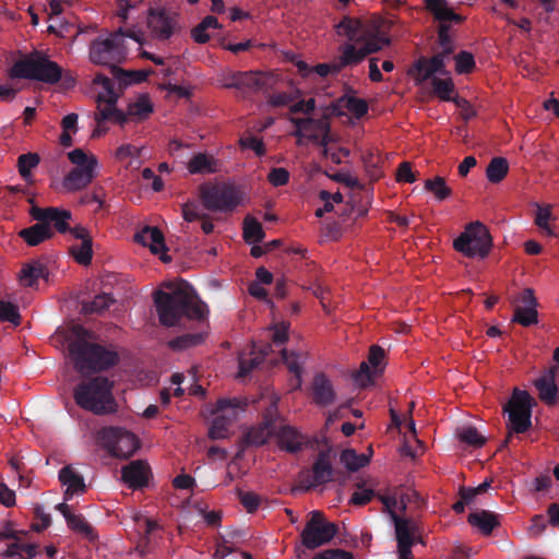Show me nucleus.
Returning <instances> with one entry per match:
<instances>
[{
    "instance_id": "nucleus-64",
    "label": "nucleus",
    "mask_w": 559,
    "mask_h": 559,
    "mask_svg": "<svg viewBox=\"0 0 559 559\" xmlns=\"http://www.w3.org/2000/svg\"><path fill=\"white\" fill-rule=\"evenodd\" d=\"M289 174L285 168H274L269 174V181L275 186H283L288 181Z\"/></svg>"
},
{
    "instance_id": "nucleus-3",
    "label": "nucleus",
    "mask_w": 559,
    "mask_h": 559,
    "mask_svg": "<svg viewBox=\"0 0 559 559\" xmlns=\"http://www.w3.org/2000/svg\"><path fill=\"white\" fill-rule=\"evenodd\" d=\"M53 341L67 344L70 358L81 373L106 369L118 360L115 352L96 345L93 335L80 325L59 329Z\"/></svg>"
},
{
    "instance_id": "nucleus-48",
    "label": "nucleus",
    "mask_w": 559,
    "mask_h": 559,
    "mask_svg": "<svg viewBox=\"0 0 559 559\" xmlns=\"http://www.w3.org/2000/svg\"><path fill=\"white\" fill-rule=\"evenodd\" d=\"M425 190L432 193L438 201L448 199L452 190L442 177H435L425 181Z\"/></svg>"
},
{
    "instance_id": "nucleus-56",
    "label": "nucleus",
    "mask_w": 559,
    "mask_h": 559,
    "mask_svg": "<svg viewBox=\"0 0 559 559\" xmlns=\"http://www.w3.org/2000/svg\"><path fill=\"white\" fill-rule=\"evenodd\" d=\"M39 163V157L35 153L23 154L19 157L17 166L19 171L26 180L31 177V170Z\"/></svg>"
},
{
    "instance_id": "nucleus-37",
    "label": "nucleus",
    "mask_w": 559,
    "mask_h": 559,
    "mask_svg": "<svg viewBox=\"0 0 559 559\" xmlns=\"http://www.w3.org/2000/svg\"><path fill=\"white\" fill-rule=\"evenodd\" d=\"M468 523L479 530L483 534L489 535L500 524L499 516L492 512L479 510L468 515Z\"/></svg>"
},
{
    "instance_id": "nucleus-41",
    "label": "nucleus",
    "mask_w": 559,
    "mask_h": 559,
    "mask_svg": "<svg viewBox=\"0 0 559 559\" xmlns=\"http://www.w3.org/2000/svg\"><path fill=\"white\" fill-rule=\"evenodd\" d=\"M318 150L326 160L335 164L346 162L349 155V151L343 147L340 142H319Z\"/></svg>"
},
{
    "instance_id": "nucleus-53",
    "label": "nucleus",
    "mask_w": 559,
    "mask_h": 559,
    "mask_svg": "<svg viewBox=\"0 0 559 559\" xmlns=\"http://www.w3.org/2000/svg\"><path fill=\"white\" fill-rule=\"evenodd\" d=\"M283 358H284V361L287 365L289 371L294 374L295 379L292 384L293 388L294 389L300 388V385H301V365H302L301 357L296 354L288 355L287 353L284 352Z\"/></svg>"
},
{
    "instance_id": "nucleus-17",
    "label": "nucleus",
    "mask_w": 559,
    "mask_h": 559,
    "mask_svg": "<svg viewBox=\"0 0 559 559\" xmlns=\"http://www.w3.org/2000/svg\"><path fill=\"white\" fill-rule=\"evenodd\" d=\"M426 7L436 20L440 22L438 43L440 47H454L450 38V26L447 22L461 23L463 17L448 7L447 0H426Z\"/></svg>"
},
{
    "instance_id": "nucleus-9",
    "label": "nucleus",
    "mask_w": 559,
    "mask_h": 559,
    "mask_svg": "<svg viewBox=\"0 0 559 559\" xmlns=\"http://www.w3.org/2000/svg\"><path fill=\"white\" fill-rule=\"evenodd\" d=\"M536 405L534 397L524 390L514 389L509 402L504 405L503 411L508 414V438L510 440L512 433H523L532 426V411Z\"/></svg>"
},
{
    "instance_id": "nucleus-11",
    "label": "nucleus",
    "mask_w": 559,
    "mask_h": 559,
    "mask_svg": "<svg viewBox=\"0 0 559 559\" xmlns=\"http://www.w3.org/2000/svg\"><path fill=\"white\" fill-rule=\"evenodd\" d=\"M99 438L109 454L119 459L133 455L140 448L138 437L121 428H105L100 431Z\"/></svg>"
},
{
    "instance_id": "nucleus-32",
    "label": "nucleus",
    "mask_w": 559,
    "mask_h": 559,
    "mask_svg": "<svg viewBox=\"0 0 559 559\" xmlns=\"http://www.w3.org/2000/svg\"><path fill=\"white\" fill-rule=\"evenodd\" d=\"M95 178L87 171L71 169L62 179L59 189L63 192H76L85 189Z\"/></svg>"
},
{
    "instance_id": "nucleus-30",
    "label": "nucleus",
    "mask_w": 559,
    "mask_h": 559,
    "mask_svg": "<svg viewBox=\"0 0 559 559\" xmlns=\"http://www.w3.org/2000/svg\"><path fill=\"white\" fill-rule=\"evenodd\" d=\"M333 469L331 465L330 450L320 453L312 468V479L307 483L308 487H314L332 479Z\"/></svg>"
},
{
    "instance_id": "nucleus-1",
    "label": "nucleus",
    "mask_w": 559,
    "mask_h": 559,
    "mask_svg": "<svg viewBox=\"0 0 559 559\" xmlns=\"http://www.w3.org/2000/svg\"><path fill=\"white\" fill-rule=\"evenodd\" d=\"M289 110L292 114H313L311 117L293 119L297 136L306 138V140H333L330 136V119L346 114L356 119H360L367 114L368 104L362 98L353 95H344L323 108L319 116L316 114L314 98L298 100L290 105Z\"/></svg>"
},
{
    "instance_id": "nucleus-61",
    "label": "nucleus",
    "mask_w": 559,
    "mask_h": 559,
    "mask_svg": "<svg viewBox=\"0 0 559 559\" xmlns=\"http://www.w3.org/2000/svg\"><path fill=\"white\" fill-rule=\"evenodd\" d=\"M373 497V491L368 488L357 487L354 491L350 502L356 506H362L368 503Z\"/></svg>"
},
{
    "instance_id": "nucleus-22",
    "label": "nucleus",
    "mask_w": 559,
    "mask_h": 559,
    "mask_svg": "<svg viewBox=\"0 0 559 559\" xmlns=\"http://www.w3.org/2000/svg\"><path fill=\"white\" fill-rule=\"evenodd\" d=\"M134 241L147 247L154 255H157L164 263L170 262V257L165 245L164 235L157 227L144 226L134 235Z\"/></svg>"
},
{
    "instance_id": "nucleus-21",
    "label": "nucleus",
    "mask_w": 559,
    "mask_h": 559,
    "mask_svg": "<svg viewBox=\"0 0 559 559\" xmlns=\"http://www.w3.org/2000/svg\"><path fill=\"white\" fill-rule=\"evenodd\" d=\"M384 350L379 346H372L369 352L368 361L360 365L354 380L360 388H366L373 383L374 379L382 372Z\"/></svg>"
},
{
    "instance_id": "nucleus-12",
    "label": "nucleus",
    "mask_w": 559,
    "mask_h": 559,
    "mask_svg": "<svg viewBox=\"0 0 559 559\" xmlns=\"http://www.w3.org/2000/svg\"><path fill=\"white\" fill-rule=\"evenodd\" d=\"M202 199L206 207L226 211L243 204L248 198L243 189L224 185L205 188Z\"/></svg>"
},
{
    "instance_id": "nucleus-20",
    "label": "nucleus",
    "mask_w": 559,
    "mask_h": 559,
    "mask_svg": "<svg viewBox=\"0 0 559 559\" xmlns=\"http://www.w3.org/2000/svg\"><path fill=\"white\" fill-rule=\"evenodd\" d=\"M69 235L70 254L79 264L88 265L93 258V238L90 230L82 225H76L69 229Z\"/></svg>"
},
{
    "instance_id": "nucleus-44",
    "label": "nucleus",
    "mask_w": 559,
    "mask_h": 559,
    "mask_svg": "<svg viewBox=\"0 0 559 559\" xmlns=\"http://www.w3.org/2000/svg\"><path fill=\"white\" fill-rule=\"evenodd\" d=\"M57 509L62 515L66 518L69 527L73 531L84 533L90 535L92 533V528L85 520L78 514H73L71 512L70 507L67 503H60L57 506Z\"/></svg>"
},
{
    "instance_id": "nucleus-39",
    "label": "nucleus",
    "mask_w": 559,
    "mask_h": 559,
    "mask_svg": "<svg viewBox=\"0 0 559 559\" xmlns=\"http://www.w3.org/2000/svg\"><path fill=\"white\" fill-rule=\"evenodd\" d=\"M133 520L139 533L144 535V543L150 544L151 542H156L159 532V525L154 519L136 512L133 515Z\"/></svg>"
},
{
    "instance_id": "nucleus-38",
    "label": "nucleus",
    "mask_w": 559,
    "mask_h": 559,
    "mask_svg": "<svg viewBox=\"0 0 559 559\" xmlns=\"http://www.w3.org/2000/svg\"><path fill=\"white\" fill-rule=\"evenodd\" d=\"M266 349H269V346H264V348H260L257 352L255 346H252L249 350V353H241L239 356V372L238 377L242 378L246 377L253 368L259 366L264 357L266 356Z\"/></svg>"
},
{
    "instance_id": "nucleus-62",
    "label": "nucleus",
    "mask_w": 559,
    "mask_h": 559,
    "mask_svg": "<svg viewBox=\"0 0 559 559\" xmlns=\"http://www.w3.org/2000/svg\"><path fill=\"white\" fill-rule=\"evenodd\" d=\"M416 180L415 174L412 171L408 162L402 163L396 170V181L412 183Z\"/></svg>"
},
{
    "instance_id": "nucleus-45",
    "label": "nucleus",
    "mask_w": 559,
    "mask_h": 559,
    "mask_svg": "<svg viewBox=\"0 0 559 559\" xmlns=\"http://www.w3.org/2000/svg\"><path fill=\"white\" fill-rule=\"evenodd\" d=\"M432 91L436 96H438L441 100L450 102L455 99L453 97L455 87L451 78L440 79L432 75L430 78Z\"/></svg>"
},
{
    "instance_id": "nucleus-54",
    "label": "nucleus",
    "mask_w": 559,
    "mask_h": 559,
    "mask_svg": "<svg viewBox=\"0 0 559 559\" xmlns=\"http://www.w3.org/2000/svg\"><path fill=\"white\" fill-rule=\"evenodd\" d=\"M455 71L459 74H468L473 72L476 67L474 56L465 50L460 51L454 56Z\"/></svg>"
},
{
    "instance_id": "nucleus-35",
    "label": "nucleus",
    "mask_w": 559,
    "mask_h": 559,
    "mask_svg": "<svg viewBox=\"0 0 559 559\" xmlns=\"http://www.w3.org/2000/svg\"><path fill=\"white\" fill-rule=\"evenodd\" d=\"M372 448L369 447L366 453H357L353 449L344 450L340 455V462L348 472H357L358 469L367 466L372 456Z\"/></svg>"
},
{
    "instance_id": "nucleus-55",
    "label": "nucleus",
    "mask_w": 559,
    "mask_h": 559,
    "mask_svg": "<svg viewBox=\"0 0 559 559\" xmlns=\"http://www.w3.org/2000/svg\"><path fill=\"white\" fill-rule=\"evenodd\" d=\"M319 195H320V199L323 201L324 205H323V207H319L316 211L317 217H322L324 215V213H329V212L333 211L334 204H340L343 202V195L340 192H335V193L331 194L328 191L322 190V191H320Z\"/></svg>"
},
{
    "instance_id": "nucleus-31",
    "label": "nucleus",
    "mask_w": 559,
    "mask_h": 559,
    "mask_svg": "<svg viewBox=\"0 0 559 559\" xmlns=\"http://www.w3.org/2000/svg\"><path fill=\"white\" fill-rule=\"evenodd\" d=\"M47 270L43 262L32 261L22 266L19 273V282L22 286L34 287L39 280L47 277Z\"/></svg>"
},
{
    "instance_id": "nucleus-49",
    "label": "nucleus",
    "mask_w": 559,
    "mask_h": 559,
    "mask_svg": "<svg viewBox=\"0 0 559 559\" xmlns=\"http://www.w3.org/2000/svg\"><path fill=\"white\" fill-rule=\"evenodd\" d=\"M243 238L248 243H257L264 238L262 225L253 217H247L243 222Z\"/></svg>"
},
{
    "instance_id": "nucleus-46",
    "label": "nucleus",
    "mask_w": 559,
    "mask_h": 559,
    "mask_svg": "<svg viewBox=\"0 0 559 559\" xmlns=\"http://www.w3.org/2000/svg\"><path fill=\"white\" fill-rule=\"evenodd\" d=\"M509 165L506 158L495 157L490 160L486 169L488 181L492 183L500 182L508 174Z\"/></svg>"
},
{
    "instance_id": "nucleus-50",
    "label": "nucleus",
    "mask_w": 559,
    "mask_h": 559,
    "mask_svg": "<svg viewBox=\"0 0 559 559\" xmlns=\"http://www.w3.org/2000/svg\"><path fill=\"white\" fill-rule=\"evenodd\" d=\"M460 441L474 448H480L486 443V438L483 437L476 428L464 426L456 431Z\"/></svg>"
},
{
    "instance_id": "nucleus-16",
    "label": "nucleus",
    "mask_w": 559,
    "mask_h": 559,
    "mask_svg": "<svg viewBox=\"0 0 559 559\" xmlns=\"http://www.w3.org/2000/svg\"><path fill=\"white\" fill-rule=\"evenodd\" d=\"M146 25L154 38L166 40L175 33L178 25V15L165 8H150L146 15Z\"/></svg>"
},
{
    "instance_id": "nucleus-57",
    "label": "nucleus",
    "mask_w": 559,
    "mask_h": 559,
    "mask_svg": "<svg viewBox=\"0 0 559 559\" xmlns=\"http://www.w3.org/2000/svg\"><path fill=\"white\" fill-rule=\"evenodd\" d=\"M111 302L112 299L109 295H98L92 301L84 304L83 310L86 313L100 312L107 309Z\"/></svg>"
},
{
    "instance_id": "nucleus-15",
    "label": "nucleus",
    "mask_w": 559,
    "mask_h": 559,
    "mask_svg": "<svg viewBox=\"0 0 559 559\" xmlns=\"http://www.w3.org/2000/svg\"><path fill=\"white\" fill-rule=\"evenodd\" d=\"M335 534L336 526L328 522L319 511H312L301 537L306 547L317 548L329 543Z\"/></svg>"
},
{
    "instance_id": "nucleus-43",
    "label": "nucleus",
    "mask_w": 559,
    "mask_h": 559,
    "mask_svg": "<svg viewBox=\"0 0 559 559\" xmlns=\"http://www.w3.org/2000/svg\"><path fill=\"white\" fill-rule=\"evenodd\" d=\"M219 168L218 162L212 155L197 154L188 163V170L191 174L198 173H215Z\"/></svg>"
},
{
    "instance_id": "nucleus-2",
    "label": "nucleus",
    "mask_w": 559,
    "mask_h": 559,
    "mask_svg": "<svg viewBox=\"0 0 559 559\" xmlns=\"http://www.w3.org/2000/svg\"><path fill=\"white\" fill-rule=\"evenodd\" d=\"M94 82L102 84L104 93L97 97L98 105L94 112L95 127L92 138L106 135L109 123L123 126L128 121H142L153 112V105L147 94L140 95L135 102L128 105L127 111L123 112L116 108L119 93L115 91L111 79L106 74L98 73Z\"/></svg>"
},
{
    "instance_id": "nucleus-51",
    "label": "nucleus",
    "mask_w": 559,
    "mask_h": 559,
    "mask_svg": "<svg viewBox=\"0 0 559 559\" xmlns=\"http://www.w3.org/2000/svg\"><path fill=\"white\" fill-rule=\"evenodd\" d=\"M488 487H489V483L484 481L476 488L462 489L461 490V500L453 504V510L457 513L463 512L465 504L472 503L474 498L477 495L485 492Z\"/></svg>"
},
{
    "instance_id": "nucleus-40",
    "label": "nucleus",
    "mask_w": 559,
    "mask_h": 559,
    "mask_svg": "<svg viewBox=\"0 0 559 559\" xmlns=\"http://www.w3.org/2000/svg\"><path fill=\"white\" fill-rule=\"evenodd\" d=\"M555 219L556 217L552 214V206L550 204H536L534 223L544 235L549 237L556 236L555 229L551 226V222Z\"/></svg>"
},
{
    "instance_id": "nucleus-25",
    "label": "nucleus",
    "mask_w": 559,
    "mask_h": 559,
    "mask_svg": "<svg viewBox=\"0 0 559 559\" xmlns=\"http://www.w3.org/2000/svg\"><path fill=\"white\" fill-rule=\"evenodd\" d=\"M151 468L144 461L138 460L122 468V480L128 487L138 489L148 483Z\"/></svg>"
},
{
    "instance_id": "nucleus-26",
    "label": "nucleus",
    "mask_w": 559,
    "mask_h": 559,
    "mask_svg": "<svg viewBox=\"0 0 559 559\" xmlns=\"http://www.w3.org/2000/svg\"><path fill=\"white\" fill-rule=\"evenodd\" d=\"M538 397L548 406L559 402V389L556 383V369H549L545 374L534 381Z\"/></svg>"
},
{
    "instance_id": "nucleus-10",
    "label": "nucleus",
    "mask_w": 559,
    "mask_h": 559,
    "mask_svg": "<svg viewBox=\"0 0 559 559\" xmlns=\"http://www.w3.org/2000/svg\"><path fill=\"white\" fill-rule=\"evenodd\" d=\"M276 82L277 79L272 72L238 71L225 78L223 87L238 90L242 97H246L249 94L267 92L275 86Z\"/></svg>"
},
{
    "instance_id": "nucleus-13",
    "label": "nucleus",
    "mask_w": 559,
    "mask_h": 559,
    "mask_svg": "<svg viewBox=\"0 0 559 559\" xmlns=\"http://www.w3.org/2000/svg\"><path fill=\"white\" fill-rule=\"evenodd\" d=\"M245 404L237 400H221L212 411L210 436L213 439H223L228 435V427L243 412Z\"/></svg>"
},
{
    "instance_id": "nucleus-34",
    "label": "nucleus",
    "mask_w": 559,
    "mask_h": 559,
    "mask_svg": "<svg viewBox=\"0 0 559 559\" xmlns=\"http://www.w3.org/2000/svg\"><path fill=\"white\" fill-rule=\"evenodd\" d=\"M59 479L66 487L64 498L71 499L76 493H82L85 490L83 478L74 472L71 467H64L59 473Z\"/></svg>"
},
{
    "instance_id": "nucleus-5",
    "label": "nucleus",
    "mask_w": 559,
    "mask_h": 559,
    "mask_svg": "<svg viewBox=\"0 0 559 559\" xmlns=\"http://www.w3.org/2000/svg\"><path fill=\"white\" fill-rule=\"evenodd\" d=\"M131 38L142 45L140 34L128 31L123 32L119 28L117 32L109 34L107 37H97L90 46V59L93 63L107 66L111 74V68L118 67L128 56L126 38Z\"/></svg>"
},
{
    "instance_id": "nucleus-4",
    "label": "nucleus",
    "mask_w": 559,
    "mask_h": 559,
    "mask_svg": "<svg viewBox=\"0 0 559 559\" xmlns=\"http://www.w3.org/2000/svg\"><path fill=\"white\" fill-rule=\"evenodd\" d=\"M154 301L160 322L168 326L175 325L182 313L195 319L207 313L205 305L191 297L190 287L182 281L164 283L155 293Z\"/></svg>"
},
{
    "instance_id": "nucleus-23",
    "label": "nucleus",
    "mask_w": 559,
    "mask_h": 559,
    "mask_svg": "<svg viewBox=\"0 0 559 559\" xmlns=\"http://www.w3.org/2000/svg\"><path fill=\"white\" fill-rule=\"evenodd\" d=\"M519 305H516L513 321L528 326L537 322V300L532 289H524L519 296Z\"/></svg>"
},
{
    "instance_id": "nucleus-29",
    "label": "nucleus",
    "mask_w": 559,
    "mask_h": 559,
    "mask_svg": "<svg viewBox=\"0 0 559 559\" xmlns=\"http://www.w3.org/2000/svg\"><path fill=\"white\" fill-rule=\"evenodd\" d=\"M67 156L74 166V169L87 171L90 175L96 176L98 160L94 153L83 148H74L68 152Z\"/></svg>"
},
{
    "instance_id": "nucleus-18",
    "label": "nucleus",
    "mask_w": 559,
    "mask_h": 559,
    "mask_svg": "<svg viewBox=\"0 0 559 559\" xmlns=\"http://www.w3.org/2000/svg\"><path fill=\"white\" fill-rule=\"evenodd\" d=\"M335 27L337 34L345 36L349 44H366L371 38H388L378 28L367 26L360 20L350 16H344Z\"/></svg>"
},
{
    "instance_id": "nucleus-47",
    "label": "nucleus",
    "mask_w": 559,
    "mask_h": 559,
    "mask_svg": "<svg viewBox=\"0 0 559 559\" xmlns=\"http://www.w3.org/2000/svg\"><path fill=\"white\" fill-rule=\"evenodd\" d=\"M273 432V428L269 423L252 427L245 436L246 442L252 445L264 444Z\"/></svg>"
},
{
    "instance_id": "nucleus-6",
    "label": "nucleus",
    "mask_w": 559,
    "mask_h": 559,
    "mask_svg": "<svg viewBox=\"0 0 559 559\" xmlns=\"http://www.w3.org/2000/svg\"><path fill=\"white\" fill-rule=\"evenodd\" d=\"M112 383L105 377H95L80 383L74 391L79 406L102 415L116 411V402L111 393Z\"/></svg>"
},
{
    "instance_id": "nucleus-33",
    "label": "nucleus",
    "mask_w": 559,
    "mask_h": 559,
    "mask_svg": "<svg viewBox=\"0 0 559 559\" xmlns=\"http://www.w3.org/2000/svg\"><path fill=\"white\" fill-rule=\"evenodd\" d=\"M19 235L28 246L34 247L51 238L53 230L49 224L39 222L28 228L22 229Z\"/></svg>"
},
{
    "instance_id": "nucleus-28",
    "label": "nucleus",
    "mask_w": 559,
    "mask_h": 559,
    "mask_svg": "<svg viewBox=\"0 0 559 559\" xmlns=\"http://www.w3.org/2000/svg\"><path fill=\"white\" fill-rule=\"evenodd\" d=\"M396 538L399 543V559H413L411 547L414 539V526L397 516H394Z\"/></svg>"
},
{
    "instance_id": "nucleus-14",
    "label": "nucleus",
    "mask_w": 559,
    "mask_h": 559,
    "mask_svg": "<svg viewBox=\"0 0 559 559\" xmlns=\"http://www.w3.org/2000/svg\"><path fill=\"white\" fill-rule=\"evenodd\" d=\"M441 48L442 49L435 53L430 59L426 57H419L415 61L411 70V74L414 78L416 85H423L436 73L441 75L448 74V71L445 70V62L454 52V47Z\"/></svg>"
},
{
    "instance_id": "nucleus-24",
    "label": "nucleus",
    "mask_w": 559,
    "mask_h": 559,
    "mask_svg": "<svg viewBox=\"0 0 559 559\" xmlns=\"http://www.w3.org/2000/svg\"><path fill=\"white\" fill-rule=\"evenodd\" d=\"M31 215L38 222L46 224L53 223L56 229L60 233H66L71 229L69 227V221L71 219V212L59 207H46L40 209L33 206Z\"/></svg>"
},
{
    "instance_id": "nucleus-58",
    "label": "nucleus",
    "mask_w": 559,
    "mask_h": 559,
    "mask_svg": "<svg viewBox=\"0 0 559 559\" xmlns=\"http://www.w3.org/2000/svg\"><path fill=\"white\" fill-rule=\"evenodd\" d=\"M78 118L76 114H69L63 117L61 121L62 132L58 140H72V135L76 133Z\"/></svg>"
},
{
    "instance_id": "nucleus-36",
    "label": "nucleus",
    "mask_w": 559,
    "mask_h": 559,
    "mask_svg": "<svg viewBox=\"0 0 559 559\" xmlns=\"http://www.w3.org/2000/svg\"><path fill=\"white\" fill-rule=\"evenodd\" d=\"M312 395L316 403L320 405H329L335 400V392L328 378L318 374L313 379Z\"/></svg>"
},
{
    "instance_id": "nucleus-42",
    "label": "nucleus",
    "mask_w": 559,
    "mask_h": 559,
    "mask_svg": "<svg viewBox=\"0 0 559 559\" xmlns=\"http://www.w3.org/2000/svg\"><path fill=\"white\" fill-rule=\"evenodd\" d=\"M277 441L282 449L295 452L304 444V437L292 427H283L277 433Z\"/></svg>"
},
{
    "instance_id": "nucleus-8",
    "label": "nucleus",
    "mask_w": 559,
    "mask_h": 559,
    "mask_svg": "<svg viewBox=\"0 0 559 559\" xmlns=\"http://www.w3.org/2000/svg\"><path fill=\"white\" fill-rule=\"evenodd\" d=\"M453 248L466 258L484 259L492 248V237L486 225L475 221L453 240Z\"/></svg>"
},
{
    "instance_id": "nucleus-27",
    "label": "nucleus",
    "mask_w": 559,
    "mask_h": 559,
    "mask_svg": "<svg viewBox=\"0 0 559 559\" xmlns=\"http://www.w3.org/2000/svg\"><path fill=\"white\" fill-rule=\"evenodd\" d=\"M154 73L152 69L148 70H123L119 67L111 68V76H108L114 82V88L116 90V84L118 85V90L122 91L127 86L131 84L142 83L147 80V78Z\"/></svg>"
},
{
    "instance_id": "nucleus-60",
    "label": "nucleus",
    "mask_w": 559,
    "mask_h": 559,
    "mask_svg": "<svg viewBox=\"0 0 559 559\" xmlns=\"http://www.w3.org/2000/svg\"><path fill=\"white\" fill-rule=\"evenodd\" d=\"M300 93L299 91L296 92V94H289L286 92L272 94L269 97L267 103L273 107H281L292 104L295 99L299 97Z\"/></svg>"
},
{
    "instance_id": "nucleus-19",
    "label": "nucleus",
    "mask_w": 559,
    "mask_h": 559,
    "mask_svg": "<svg viewBox=\"0 0 559 559\" xmlns=\"http://www.w3.org/2000/svg\"><path fill=\"white\" fill-rule=\"evenodd\" d=\"M390 44L389 38H371L357 49L354 44H346L342 47V55L336 61V70H342L347 66H354L362 61L368 55L381 50Z\"/></svg>"
},
{
    "instance_id": "nucleus-7",
    "label": "nucleus",
    "mask_w": 559,
    "mask_h": 559,
    "mask_svg": "<svg viewBox=\"0 0 559 559\" xmlns=\"http://www.w3.org/2000/svg\"><path fill=\"white\" fill-rule=\"evenodd\" d=\"M10 78L35 80L46 84H56L62 78V68L43 52L34 51L14 62Z\"/></svg>"
},
{
    "instance_id": "nucleus-63",
    "label": "nucleus",
    "mask_w": 559,
    "mask_h": 559,
    "mask_svg": "<svg viewBox=\"0 0 559 559\" xmlns=\"http://www.w3.org/2000/svg\"><path fill=\"white\" fill-rule=\"evenodd\" d=\"M382 500L385 509L392 514L393 518L396 516L395 513L397 510L404 508V500L401 496H385Z\"/></svg>"
},
{
    "instance_id": "nucleus-59",
    "label": "nucleus",
    "mask_w": 559,
    "mask_h": 559,
    "mask_svg": "<svg viewBox=\"0 0 559 559\" xmlns=\"http://www.w3.org/2000/svg\"><path fill=\"white\" fill-rule=\"evenodd\" d=\"M0 320L1 321H8L13 323L14 325L20 324V313L17 308L7 301H0Z\"/></svg>"
},
{
    "instance_id": "nucleus-52",
    "label": "nucleus",
    "mask_w": 559,
    "mask_h": 559,
    "mask_svg": "<svg viewBox=\"0 0 559 559\" xmlns=\"http://www.w3.org/2000/svg\"><path fill=\"white\" fill-rule=\"evenodd\" d=\"M37 555V546L35 544L12 543L4 551V556H17L22 559H31Z\"/></svg>"
}]
</instances>
